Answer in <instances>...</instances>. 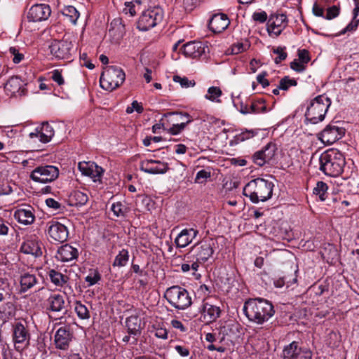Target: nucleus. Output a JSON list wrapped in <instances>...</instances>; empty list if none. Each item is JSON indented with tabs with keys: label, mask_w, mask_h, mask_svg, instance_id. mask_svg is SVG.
I'll use <instances>...</instances> for the list:
<instances>
[{
	"label": "nucleus",
	"mask_w": 359,
	"mask_h": 359,
	"mask_svg": "<svg viewBox=\"0 0 359 359\" xmlns=\"http://www.w3.org/2000/svg\"><path fill=\"white\" fill-rule=\"evenodd\" d=\"M243 310L249 320L257 324L264 323L274 314L271 303L262 298L250 299L246 301Z\"/></svg>",
	"instance_id": "nucleus-1"
},
{
	"label": "nucleus",
	"mask_w": 359,
	"mask_h": 359,
	"mask_svg": "<svg viewBox=\"0 0 359 359\" xmlns=\"http://www.w3.org/2000/svg\"><path fill=\"white\" fill-rule=\"evenodd\" d=\"M319 170L325 175L336 177L340 175L346 164L342 153L337 149H328L319 156Z\"/></svg>",
	"instance_id": "nucleus-2"
},
{
	"label": "nucleus",
	"mask_w": 359,
	"mask_h": 359,
	"mask_svg": "<svg viewBox=\"0 0 359 359\" xmlns=\"http://www.w3.org/2000/svg\"><path fill=\"white\" fill-rule=\"evenodd\" d=\"M273 184L262 178L249 182L243 189V194L254 203L264 202L271 198Z\"/></svg>",
	"instance_id": "nucleus-3"
},
{
	"label": "nucleus",
	"mask_w": 359,
	"mask_h": 359,
	"mask_svg": "<svg viewBox=\"0 0 359 359\" xmlns=\"http://www.w3.org/2000/svg\"><path fill=\"white\" fill-rule=\"evenodd\" d=\"M331 104L330 98L324 95H318L311 101L305 114L306 119L312 124H316L325 118Z\"/></svg>",
	"instance_id": "nucleus-4"
},
{
	"label": "nucleus",
	"mask_w": 359,
	"mask_h": 359,
	"mask_svg": "<svg viewBox=\"0 0 359 359\" xmlns=\"http://www.w3.org/2000/svg\"><path fill=\"white\" fill-rule=\"evenodd\" d=\"M164 297L172 307L177 310H185L192 304L189 292L178 285L168 287L164 293Z\"/></svg>",
	"instance_id": "nucleus-5"
},
{
	"label": "nucleus",
	"mask_w": 359,
	"mask_h": 359,
	"mask_svg": "<svg viewBox=\"0 0 359 359\" xmlns=\"http://www.w3.org/2000/svg\"><path fill=\"white\" fill-rule=\"evenodd\" d=\"M126 75L121 68L109 66L104 69L101 74L100 86L107 90L111 91L119 87L125 81Z\"/></svg>",
	"instance_id": "nucleus-6"
},
{
	"label": "nucleus",
	"mask_w": 359,
	"mask_h": 359,
	"mask_svg": "<svg viewBox=\"0 0 359 359\" xmlns=\"http://www.w3.org/2000/svg\"><path fill=\"white\" fill-rule=\"evenodd\" d=\"M163 18V11L160 7H153L144 11L140 15L137 27L140 31H147L160 23Z\"/></svg>",
	"instance_id": "nucleus-7"
},
{
	"label": "nucleus",
	"mask_w": 359,
	"mask_h": 359,
	"mask_svg": "<svg viewBox=\"0 0 359 359\" xmlns=\"http://www.w3.org/2000/svg\"><path fill=\"white\" fill-rule=\"evenodd\" d=\"M12 338L17 350H22L29 345L30 333L25 323L15 322L12 326Z\"/></svg>",
	"instance_id": "nucleus-8"
},
{
	"label": "nucleus",
	"mask_w": 359,
	"mask_h": 359,
	"mask_svg": "<svg viewBox=\"0 0 359 359\" xmlns=\"http://www.w3.org/2000/svg\"><path fill=\"white\" fill-rule=\"evenodd\" d=\"M59 175V169L54 165L38 166L30 174V178L39 183H48L55 180Z\"/></svg>",
	"instance_id": "nucleus-9"
},
{
	"label": "nucleus",
	"mask_w": 359,
	"mask_h": 359,
	"mask_svg": "<svg viewBox=\"0 0 359 359\" xmlns=\"http://www.w3.org/2000/svg\"><path fill=\"white\" fill-rule=\"evenodd\" d=\"M217 242L210 238L197 243L192 248L196 259L198 262H205L210 258L215 251Z\"/></svg>",
	"instance_id": "nucleus-10"
},
{
	"label": "nucleus",
	"mask_w": 359,
	"mask_h": 359,
	"mask_svg": "<svg viewBox=\"0 0 359 359\" xmlns=\"http://www.w3.org/2000/svg\"><path fill=\"white\" fill-rule=\"evenodd\" d=\"M46 231L51 242L63 243L69 236L67 227L57 221L51 220L47 222Z\"/></svg>",
	"instance_id": "nucleus-11"
},
{
	"label": "nucleus",
	"mask_w": 359,
	"mask_h": 359,
	"mask_svg": "<svg viewBox=\"0 0 359 359\" xmlns=\"http://www.w3.org/2000/svg\"><path fill=\"white\" fill-rule=\"evenodd\" d=\"M284 359H312V352L307 348L302 347L297 341H292L285 346L283 351Z\"/></svg>",
	"instance_id": "nucleus-12"
},
{
	"label": "nucleus",
	"mask_w": 359,
	"mask_h": 359,
	"mask_svg": "<svg viewBox=\"0 0 359 359\" xmlns=\"http://www.w3.org/2000/svg\"><path fill=\"white\" fill-rule=\"evenodd\" d=\"M72 47L73 44L70 40L63 39L60 41H53L50 46V50L51 54L57 59H69Z\"/></svg>",
	"instance_id": "nucleus-13"
},
{
	"label": "nucleus",
	"mask_w": 359,
	"mask_h": 359,
	"mask_svg": "<svg viewBox=\"0 0 359 359\" xmlns=\"http://www.w3.org/2000/svg\"><path fill=\"white\" fill-rule=\"evenodd\" d=\"M345 134L343 128L335 125H328L318 135V139L325 144H332L341 139Z\"/></svg>",
	"instance_id": "nucleus-14"
},
{
	"label": "nucleus",
	"mask_w": 359,
	"mask_h": 359,
	"mask_svg": "<svg viewBox=\"0 0 359 359\" xmlns=\"http://www.w3.org/2000/svg\"><path fill=\"white\" fill-rule=\"evenodd\" d=\"M287 16L284 14L271 15L267 22V31L270 36H278L287 27Z\"/></svg>",
	"instance_id": "nucleus-15"
},
{
	"label": "nucleus",
	"mask_w": 359,
	"mask_h": 359,
	"mask_svg": "<svg viewBox=\"0 0 359 359\" xmlns=\"http://www.w3.org/2000/svg\"><path fill=\"white\" fill-rule=\"evenodd\" d=\"M78 168L82 175L90 177L93 182H101L104 169L92 161L79 162Z\"/></svg>",
	"instance_id": "nucleus-16"
},
{
	"label": "nucleus",
	"mask_w": 359,
	"mask_h": 359,
	"mask_svg": "<svg viewBox=\"0 0 359 359\" xmlns=\"http://www.w3.org/2000/svg\"><path fill=\"white\" fill-rule=\"evenodd\" d=\"M51 14L49 5L45 4L32 6L27 13V18L30 22H41L48 19Z\"/></svg>",
	"instance_id": "nucleus-17"
},
{
	"label": "nucleus",
	"mask_w": 359,
	"mask_h": 359,
	"mask_svg": "<svg viewBox=\"0 0 359 359\" xmlns=\"http://www.w3.org/2000/svg\"><path fill=\"white\" fill-rule=\"evenodd\" d=\"M140 169L149 174H164L168 170V163L158 160L146 159L140 162Z\"/></svg>",
	"instance_id": "nucleus-18"
},
{
	"label": "nucleus",
	"mask_w": 359,
	"mask_h": 359,
	"mask_svg": "<svg viewBox=\"0 0 359 359\" xmlns=\"http://www.w3.org/2000/svg\"><path fill=\"white\" fill-rule=\"evenodd\" d=\"M25 86L26 83L19 76H13L8 80L4 89L8 96L18 97L25 94Z\"/></svg>",
	"instance_id": "nucleus-19"
},
{
	"label": "nucleus",
	"mask_w": 359,
	"mask_h": 359,
	"mask_svg": "<svg viewBox=\"0 0 359 359\" xmlns=\"http://www.w3.org/2000/svg\"><path fill=\"white\" fill-rule=\"evenodd\" d=\"M72 339L69 326L65 325L59 327L54 337V341L57 348L65 350L68 348Z\"/></svg>",
	"instance_id": "nucleus-20"
},
{
	"label": "nucleus",
	"mask_w": 359,
	"mask_h": 359,
	"mask_svg": "<svg viewBox=\"0 0 359 359\" xmlns=\"http://www.w3.org/2000/svg\"><path fill=\"white\" fill-rule=\"evenodd\" d=\"M208 46L201 41H190L182 46L183 54L188 57L199 58L205 54Z\"/></svg>",
	"instance_id": "nucleus-21"
},
{
	"label": "nucleus",
	"mask_w": 359,
	"mask_h": 359,
	"mask_svg": "<svg viewBox=\"0 0 359 359\" xmlns=\"http://www.w3.org/2000/svg\"><path fill=\"white\" fill-rule=\"evenodd\" d=\"M54 130L52 126L48 123H43L40 127L35 128L34 132L29 134L31 139L37 138L42 143L50 142L54 135Z\"/></svg>",
	"instance_id": "nucleus-22"
},
{
	"label": "nucleus",
	"mask_w": 359,
	"mask_h": 359,
	"mask_svg": "<svg viewBox=\"0 0 359 359\" xmlns=\"http://www.w3.org/2000/svg\"><path fill=\"white\" fill-rule=\"evenodd\" d=\"M198 231L194 229H182L175 239L177 248H183L189 245L197 236Z\"/></svg>",
	"instance_id": "nucleus-23"
},
{
	"label": "nucleus",
	"mask_w": 359,
	"mask_h": 359,
	"mask_svg": "<svg viewBox=\"0 0 359 359\" xmlns=\"http://www.w3.org/2000/svg\"><path fill=\"white\" fill-rule=\"evenodd\" d=\"M230 24L227 15L224 13L215 14L209 22V28L215 33H221L225 30Z\"/></svg>",
	"instance_id": "nucleus-24"
},
{
	"label": "nucleus",
	"mask_w": 359,
	"mask_h": 359,
	"mask_svg": "<svg viewBox=\"0 0 359 359\" xmlns=\"http://www.w3.org/2000/svg\"><path fill=\"white\" fill-rule=\"evenodd\" d=\"M20 250L25 254H29L39 257L42 255L41 243L34 236L28 237L22 244Z\"/></svg>",
	"instance_id": "nucleus-25"
},
{
	"label": "nucleus",
	"mask_w": 359,
	"mask_h": 359,
	"mask_svg": "<svg viewBox=\"0 0 359 359\" xmlns=\"http://www.w3.org/2000/svg\"><path fill=\"white\" fill-rule=\"evenodd\" d=\"M126 325L128 329V332L130 335H133L132 344L137 342L136 336L141 334L142 323L141 319L137 316H131L126 318Z\"/></svg>",
	"instance_id": "nucleus-26"
},
{
	"label": "nucleus",
	"mask_w": 359,
	"mask_h": 359,
	"mask_svg": "<svg viewBox=\"0 0 359 359\" xmlns=\"http://www.w3.org/2000/svg\"><path fill=\"white\" fill-rule=\"evenodd\" d=\"M78 255L79 252L76 248L66 244L58 249L55 257L58 261L67 262L76 259Z\"/></svg>",
	"instance_id": "nucleus-27"
},
{
	"label": "nucleus",
	"mask_w": 359,
	"mask_h": 359,
	"mask_svg": "<svg viewBox=\"0 0 359 359\" xmlns=\"http://www.w3.org/2000/svg\"><path fill=\"white\" fill-rule=\"evenodd\" d=\"M239 333L240 325L233 320H228L220 327V334L223 335L221 341L224 340L225 337L231 339H235L238 337Z\"/></svg>",
	"instance_id": "nucleus-28"
},
{
	"label": "nucleus",
	"mask_w": 359,
	"mask_h": 359,
	"mask_svg": "<svg viewBox=\"0 0 359 359\" xmlns=\"http://www.w3.org/2000/svg\"><path fill=\"white\" fill-rule=\"evenodd\" d=\"M14 217L18 222L24 225H28L33 223L35 218L32 212V208L30 206H27L25 208H19L15 210Z\"/></svg>",
	"instance_id": "nucleus-29"
},
{
	"label": "nucleus",
	"mask_w": 359,
	"mask_h": 359,
	"mask_svg": "<svg viewBox=\"0 0 359 359\" xmlns=\"http://www.w3.org/2000/svg\"><path fill=\"white\" fill-rule=\"evenodd\" d=\"M48 309L54 312H60L65 310L66 303L62 295L51 293L48 299Z\"/></svg>",
	"instance_id": "nucleus-30"
},
{
	"label": "nucleus",
	"mask_w": 359,
	"mask_h": 359,
	"mask_svg": "<svg viewBox=\"0 0 359 359\" xmlns=\"http://www.w3.org/2000/svg\"><path fill=\"white\" fill-rule=\"evenodd\" d=\"M38 283V278L34 274L25 273L20 277V292L24 293Z\"/></svg>",
	"instance_id": "nucleus-31"
},
{
	"label": "nucleus",
	"mask_w": 359,
	"mask_h": 359,
	"mask_svg": "<svg viewBox=\"0 0 359 359\" xmlns=\"http://www.w3.org/2000/svg\"><path fill=\"white\" fill-rule=\"evenodd\" d=\"M276 150L277 148L275 144L268 143L262 149V153H264V160L263 158H257V165L263 166L264 164L270 163L273 160Z\"/></svg>",
	"instance_id": "nucleus-32"
},
{
	"label": "nucleus",
	"mask_w": 359,
	"mask_h": 359,
	"mask_svg": "<svg viewBox=\"0 0 359 359\" xmlns=\"http://www.w3.org/2000/svg\"><path fill=\"white\" fill-rule=\"evenodd\" d=\"M203 318L207 323L215 321L219 318L220 314V309L218 306L204 303L203 304Z\"/></svg>",
	"instance_id": "nucleus-33"
},
{
	"label": "nucleus",
	"mask_w": 359,
	"mask_h": 359,
	"mask_svg": "<svg viewBox=\"0 0 359 359\" xmlns=\"http://www.w3.org/2000/svg\"><path fill=\"white\" fill-rule=\"evenodd\" d=\"M48 275L51 283L57 287L64 286L69 280L67 276L64 275L55 269L49 270Z\"/></svg>",
	"instance_id": "nucleus-34"
},
{
	"label": "nucleus",
	"mask_w": 359,
	"mask_h": 359,
	"mask_svg": "<svg viewBox=\"0 0 359 359\" xmlns=\"http://www.w3.org/2000/svg\"><path fill=\"white\" fill-rule=\"evenodd\" d=\"M190 118L188 114L168 113L163 117V121L168 124V128L170 126L179 123L180 121H185Z\"/></svg>",
	"instance_id": "nucleus-35"
},
{
	"label": "nucleus",
	"mask_w": 359,
	"mask_h": 359,
	"mask_svg": "<svg viewBox=\"0 0 359 359\" xmlns=\"http://www.w3.org/2000/svg\"><path fill=\"white\" fill-rule=\"evenodd\" d=\"M88 200V196L80 191H74L69 196V203L73 206L83 205L87 203Z\"/></svg>",
	"instance_id": "nucleus-36"
},
{
	"label": "nucleus",
	"mask_w": 359,
	"mask_h": 359,
	"mask_svg": "<svg viewBox=\"0 0 359 359\" xmlns=\"http://www.w3.org/2000/svg\"><path fill=\"white\" fill-rule=\"evenodd\" d=\"M266 110V107L262 102H257L252 103L249 107L248 106L241 107V112L243 114H259L260 112H265Z\"/></svg>",
	"instance_id": "nucleus-37"
},
{
	"label": "nucleus",
	"mask_w": 359,
	"mask_h": 359,
	"mask_svg": "<svg viewBox=\"0 0 359 359\" xmlns=\"http://www.w3.org/2000/svg\"><path fill=\"white\" fill-rule=\"evenodd\" d=\"M74 311L78 318L81 320H89L90 318V309L86 305L79 301L75 302Z\"/></svg>",
	"instance_id": "nucleus-38"
},
{
	"label": "nucleus",
	"mask_w": 359,
	"mask_h": 359,
	"mask_svg": "<svg viewBox=\"0 0 359 359\" xmlns=\"http://www.w3.org/2000/svg\"><path fill=\"white\" fill-rule=\"evenodd\" d=\"M62 14L68 18L69 21L74 25H76L80 16L79 12L72 6H65L62 10Z\"/></svg>",
	"instance_id": "nucleus-39"
},
{
	"label": "nucleus",
	"mask_w": 359,
	"mask_h": 359,
	"mask_svg": "<svg viewBox=\"0 0 359 359\" xmlns=\"http://www.w3.org/2000/svg\"><path fill=\"white\" fill-rule=\"evenodd\" d=\"M51 292L46 287H41L36 291L32 296L31 299L36 303H41L45 299H49Z\"/></svg>",
	"instance_id": "nucleus-40"
},
{
	"label": "nucleus",
	"mask_w": 359,
	"mask_h": 359,
	"mask_svg": "<svg viewBox=\"0 0 359 359\" xmlns=\"http://www.w3.org/2000/svg\"><path fill=\"white\" fill-rule=\"evenodd\" d=\"M129 259V254L127 250L123 249L116 256L113 266L122 267L127 264Z\"/></svg>",
	"instance_id": "nucleus-41"
},
{
	"label": "nucleus",
	"mask_w": 359,
	"mask_h": 359,
	"mask_svg": "<svg viewBox=\"0 0 359 359\" xmlns=\"http://www.w3.org/2000/svg\"><path fill=\"white\" fill-rule=\"evenodd\" d=\"M328 187L323 182H318L313 189V194L319 197L321 201H324L327 198Z\"/></svg>",
	"instance_id": "nucleus-42"
},
{
	"label": "nucleus",
	"mask_w": 359,
	"mask_h": 359,
	"mask_svg": "<svg viewBox=\"0 0 359 359\" xmlns=\"http://www.w3.org/2000/svg\"><path fill=\"white\" fill-rule=\"evenodd\" d=\"M222 93L219 88L212 86L208 89V93L205 95V99L215 102H220L219 97Z\"/></svg>",
	"instance_id": "nucleus-43"
},
{
	"label": "nucleus",
	"mask_w": 359,
	"mask_h": 359,
	"mask_svg": "<svg viewBox=\"0 0 359 359\" xmlns=\"http://www.w3.org/2000/svg\"><path fill=\"white\" fill-rule=\"evenodd\" d=\"M111 27L109 29V35L117 41L123 37V26L118 24L116 25V27H113V23H111Z\"/></svg>",
	"instance_id": "nucleus-44"
},
{
	"label": "nucleus",
	"mask_w": 359,
	"mask_h": 359,
	"mask_svg": "<svg viewBox=\"0 0 359 359\" xmlns=\"http://www.w3.org/2000/svg\"><path fill=\"white\" fill-rule=\"evenodd\" d=\"M173 81L175 83H180V86L183 88H188L190 87H194L196 85V82L194 80H189L186 76H180L178 75H175L173 76Z\"/></svg>",
	"instance_id": "nucleus-45"
},
{
	"label": "nucleus",
	"mask_w": 359,
	"mask_h": 359,
	"mask_svg": "<svg viewBox=\"0 0 359 359\" xmlns=\"http://www.w3.org/2000/svg\"><path fill=\"white\" fill-rule=\"evenodd\" d=\"M191 118L186 119L185 121H182L180 123H177L176 124H174L171 126L169 128H168V133L172 135H177L181 131H182L185 126L190 122H191Z\"/></svg>",
	"instance_id": "nucleus-46"
},
{
	"label": "nucleus",
	"mask_w": 359,
	"mask_h": 359,
	"mask_svg": "<svg viewBox=\"0 0 359 359\" xmlns=\"http://www.w3.org/2000/svg\"><path fill=\"white\" fill-rule=\"evenodd\" d=\"M111 210L114 212V215L116 217H121L125 215L127 208L125 204L121 202H116L111 205Z\"/></svg>",
	"instance_id": "nucleus-47"
},
{
	"label": "nucleus",
	"mask_w": 359,
	"mask_h": 359,
	"mask_svg": "<svg viewBox=\"0 0 359 359\" xmlns=\"http://www.w3.org/2000/svg\"><path fill=\"white\" fill-rule=\"evenodd\" d=\"M100 274L96 270H93L85 278V281L88 283V286L90 287L95 285L100 280Z\"/></svg>",
	"instance_id": "nucleus-48"
},
{
	"label": "nucleus",
	"mask_w": 359,
	"mask_h": 359,
	"mask_svg": "<svg viewBox=\"0 0 359 359\" xmlns=\"http://www.w3.org/2000/svg\"><path fill=\"white\" fill-rule=\"evenodd\" d=\"M250 47V43L246 41L245 42H238L233 44L231 47V53L233 54H238L247 50Z\"/></svg>",
	"instance_id": "nucleus-49"
},
{
	"label": "nucleus",
	"mask_w": 359,
	"mask_h": 359,
	"mask_svg": "<svg viewBox=\"0 0 359 359\" xmlns=\"http://www.w3.org/2000/svg\"><path fill=\"white\" fill-rule=\"evenodd\" d=\"M297 81L294 79H290L288 76L283 78L279 83V88L287 90L290 86H295Z\"/></svg>",
	"instance_id": "nucleus-50"
},
{
	"label": "nucleus",
	"mask_w": 359,
	"mask_h": 359,
	"mask_svg": "<svg viewBox=\"0 0 359 359\" xmlns=\"http://www.w3.org/2000/svg\"><path fill=\"white\" fill-rule=\"evenodd\" d=\"M9 52L13 56V62L15 64L20 63L24 59V54L20 53L16 47H11Z\"/></svg>",
	"instance_id": "nucleus-51"
},
{
	"label": "nucleus",
	"mask_w": 359,
	"mask_h": 359,
	"mask_svg": "<svg viewBox=\"0 0 359 359\" xmlns=\"http://www.w3.org/2000/svg\"><path fill=\"white\" fill-rule=\"evenodd\" d=\"M358 23L359 20L353 19L351 22H349L345 28H344L342 30L339 32L337 36H341L345 34L346 33L352 32L355 31L358 26Z\"/></svg>",
	"instance_id": "nucleus-52"
},
{
	"label": "nucleus",
	"mask_w": 359,
	"mask_h": 359,
	"mask_svg": "<svg viewBox=\"0 0 359 359\" xmlns=\"http://www.w3.org/2000/svg\"><path fill=\"white\" fill-rule=\"evenodd\" d=\"M211 172L207 170H201L196 174L195 182L196 183H203L208 178L210 177Z\"/></svg>",
	"instance_id": "nucleus-53"
},
{
	"label": "nucleus",
	"mask_w": 359,
	"mask_h": 359,
	"mask_svg": "<svg viewBox=\"0 0 359 359\" xmlns=\"http://www.w3.org/2000/svg\"><path fill=\"white\" fill-rule=\"evenodd\" d=\"M256 133L254 130H245L236 136V142H243L255 136Z\"/></svg>",
	"instance_id": "nucleus-54"
},
{
	"label": "nucleus",
	"mask_w": 359,
	"mask_h": 359,
	"mask_svg": "<svg viewBox=\"0 0 359 359\" xmlns=\"http://www.w3.org/2000/svg\"><path fill=\"white\" fill-rule=\"evenodd\" d=\"M273 52L277 55V57L274 59V61L276 64L281 62L287 57L286 52L284 50V48L281 47H278L277 48L273 49Z\"/></svg>",
	"instance_id": "nucleus-55"
},
{
	"label": "nucleus",
	"mask_w": 359,
	"mask_h": 359,
	"mask_svg": "<svg viewBox=\"0 0 359 359\" xmlns=\"http://www.w3.org/2000/svg\"><path fill=\"white\" fill-rule=\"evenodd\" d=\"M339 15V8L337 6H332L327 9L326 16L327 20H332Z\"/></svg>",
	"instance_id": "nucleus-56"
},
{
	"label": "nucleus",
	"mask_w": 359,
	"mask_h": 359,
	"mask_svg": "<svg viewBox=\"0 0 359 359\" xmlns=\"http://www.w3.org/2000/svg\"><path fill=\"white\" fill-rule=\"evenodd\" d=\"M290 67L297 72H302L305 70L306 65L298 59H295L290 63Z\"/></svg>",
	"instance_id": "nucleus-57"
},
{
	"label": "nucleus",
	"mask_w": 359,
	"mask_h": 359,
	"mask_svg": "<svg viewBox=\"0 0 359 359\" xmlns=\"http://www.w3.org/2000/svg\"><path fill=\"white\" fill-rule=\"evenodd\" d=\"M51 79L59 86H61L65 83L61 72L58 69H55L51 72Z\"/></svg>",
	"instance_id": "nucleus-58"
},
{
	"label": "nucleus",
	"mask_w": 359,
	"mask_h": 359,
	"mask_svg": "<svg viewBox=\"0 0 359 359\" xmlns=\"http://www.w3.org/2000/svg\"><path fill=\"white\" fill-rule=\"evenodd\" d=\"M298 60L306 65L310 61L309 51L305 49L299 50L298 51Z\"/></svg>",
	"instance_id": "nucleus-59"
},
{
	"label": "nucleus",
	"mask_w": 359,
	"mask_h": 359,
	"mask_svg": "<svg viewBox=\"0 0 359 359\" xmlns=\"http://www.w3.org/2000/svg\"><path fill=\"white\" fill-rule=\"evenodd\" d=\"M175 350L182 357H188L190 354L189 348L185 346L176 345L175 346Z\"/></svg>",
	"instance_id": "nucleus-60"
},
{
	"label": "nucleus",
	"mask_w": 359,
	"mask_h": 359,
	"mask_svg": "<svg viewBox=\"0 0 359 359\" xmlns=\"http://www.w3.org/2000/svg\"><path fill=\"white\" fill-rule=\"evenodd\" d=\"M252 19L255 21H257L259 22H264L267 19V14L264 11L255 12L252 15Z\"/></svg>",
	"instance_id": "nucleus-61"
},
{
	"label": "nucleus",
	"mask_w": 359,
	"mask_h": 359,
	"mask_svg": "<svg viewBox=\"0 0 359 359\" xmlns=\"http://www.w3.org/2000/svg\"><path fill=\"white\" fill-rule=\"evenodd\" d=\"M9 224L0 218V235L6 236L8 233Z\"/></svg>",
	"instance_id": "nucleus-62"
},
{
	"label": "nucleus",
	"mask_w": 359,
	"mask_h": 359,
	"mask_svg": "<svg viewBox=\"0 0 359 359\" xmlns=\"http://www.w3.org/2000/svg\"><path fill=\"white\" fill-rule=\"evenodd\" d=\"M171 325L172 327L179 330L181 332H185L187 331V327L184 326L182 323L176 319H173L170 322Z\"/></svg>",
	"instance_id": "nucleus-63"
},
{
	"label": "nucleus",
	"mask_w": 359,
	"mask_h": 359,
	"mask_svg": "<svg viewBox=\"0 0 359 359\" xmlns=\"http://www.w3.org/2000/svg\"><path fill=\"white\" fill-rule=\"evenodd\" d=\"M267 74L266 72H262L259 74L257 76V80L259 83H260L264 88L268 86L269 85V82L266 79Z\"/></svg>",
	"instance_id": "nucleus-64"
}]
</instances>
